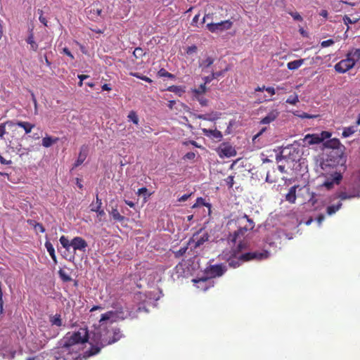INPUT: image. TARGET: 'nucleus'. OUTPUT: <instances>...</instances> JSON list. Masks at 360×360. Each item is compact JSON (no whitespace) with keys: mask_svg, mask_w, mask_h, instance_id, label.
Returning <instances> with one entry per match:
<instances>
[{"mask_svg":"<svg viewBox=\"0 0 360 360\" xmlns=\"http://www.w3.org/2000/svg\"><path fill=\"white\" fill-rule=\"evenodd\" d=\"M228 69L226 68L225 70L224 71H219V72H212L214 79L219 77H221V76H223L224 75V73L225 71H227Z\"/></svg>","mask_w":360,"mask_h":360,"instance_id":"obj_57","label":"nucleus"},{"mask_svg":"<svg viewBox=\"0 0 360 360\" xmlns=\"http://www.w3.org/2000/svg\"><path fill=\"white\" fill-rule=\"evenodd\" d=\"M167 90L171 92H174L178 94L179 96H181V94L185 91L181 86L176 85H172L168 86Z\"/></svg>","mask_w":360,"mask_h":360,"instance_id":"obj_34","label":"nucleus"},{"mask_svg":"<svg viewBox=\"0 0 360 360\" xmlns=\"http://www.w3.org/2000/svg\"><path fill=\"white\" fill-rule=\"evenodd\" d=\"M109 332H111V330H107L105 332V333H102L101 332L95 333L98 336H99V334H101L102 335H105L107 338H112V334H110Z\"/></svg>","mask_w":360,"mask_h":360,"instance_id":"obj_63","label":"nucleus"},{"mask_svg":"<svg viewBox=\"0 0 360 360\" xmlns=\"http://www.w3.org/2000/svg\"><path fill=\"white\" fill-rule=\"evenodd\" d=\"M232 22L230 20L221 21L217 23H208L207 27L212 33L229 30L232 26Z\"/></svg>","mask_w":360,"mask_h":360,"instance_id":"obj_8","label":"nucleus"},{"mask_svg":"<svg viewBox=\"0 0 360 360\" xmlns=\"http://www.w3.org/2000/svg\"><path fill=\"white\" fill-rule=\"evenodd\" d=\"M26 41L30 45V49L37 51L38 49V44L34 39V34L32 31H30L29 36L27 37Z\"/></svg>","mask_w":360,"mask_h":360,"instance_id":"obj_26","label":"nucleus"},{"mask_svg":"<svg viewBox=\"0 0 360 360\" xmlns=\"http://www.w3.org/2000/svg\"><path fill=\"white\" fill-rule=\"evenodd\" d=\"M110 214L115 221L122 222L125 220V217L120 214L117 208H113L110 212Z\"/></svg>","mask_w":360,"mask_h":360,"instance_id":"obj_32","label":"nucleus"},{"mask_svg":"<svg viewBox=\"0 0 360 360\" xmlns=\"http://www.w3.org/2000/svg\"><path fill=\"white\" fill-rule=\"evenodd\" d=\"M266 91H267L271 96H274L276 94V89L272 86L266 87Z\"/></svg>","mask_w":360,"mask_h":360,"instance_id":"obj_61","label":"nucleus"},{"mask_svg":"<svg viewBox=\"0 0 360 360\" xmlns=\"http://www.w3.org/2000/svg\"><path fill=\"white\" fill-rule=\"evenodd\" d=\"M97 202L98 206H92L91 211L98 213V215H104L105 212L101 209L102 201L101 199L99 198L98 195H97Z\"/></svg>","mask_w":360,"mask_h":360,"instance_id":"obj_31","label":"nucleus"},{"mask_svg":"<svg viewBox=\"0 0 360 360\" xmlns=\"http://www.w3.org/2000/svg\"><path fill=\"white\" fill-rule=\"evenodd\" d=\"M358 20V18L351 19L347 15H345L343 18V21L346 25L356 23Z\"/></svg>","mask_w":360,"mask_h":360,"instance_id":"obj_51","label":"nucleus"},{"mask_svg":"<svg viewBox=\"0 0 360 360\" xmlns=\"http://www.w3.org/2000/svg\"><path fill=\"white\" fill-rule=\"evenodd\" d=\"M63 53L69 56L71 59H74V56L71 53L67 47L63 49Z\"/></svg>","mask_w":360,"mask_h":360,"instance_id":"obj_58","label":"nucleus"},{"mask_svg":"<svg viewBox=\"0 0 360 360\" xmlns=\"http://www.w3.org/2000/svg\"><path fill=\"white\" fill-rule=\"evenodd\" d=\"M49 322L52 326H56L57 327H60L63 326V320L61 319V315L59 314H56L55 315L49 316Z\"/></svg>","mask_w":360,"mask_h":360,"instance_id":"obj_20","label":"nucleus"},{"mask_svg":"<svg viewBox=\"0 0 360 360\" xmlns=\"http://www.w3.org/2000/svg\"><path fill=\"white\" fill-rule=\"evenodd\" d=\"M14 127L15 126V123L11 120H8L4 123L0 124V138L3 139L6 132V127Z\"/></svg>","mask_w":360,"mask_h":360,"instance_id":"obj_25","label":"nucleus"},{"mask_svg":"<svg viewBox=\"0 0 360 360\" xmlns=\"http://www.w3.org/2000/svg\"><path fill=\"white\" fill-rule=\"evenodd\" d=\"M214 79V77L212 73L209 76L205 77L203 78L205 84H207L211 82Z\"/></svg>","mask_w":360,"mask_h":360,"instance_id":"obj_55","label":"nucleus"},{"mask_svg":"<svg viewBox=\"0 0 360 360\" xmlns=\"http://www.w3.org/2000/svg\"><path fill=\"white\" fill-rule=\"evenodd\" d=\"M331 180H327L322 184V186L326 187L328 190L331 189L335 184H340V181L342 179V175L340 173V169H339V172H335L334 174H331Z\"/></svg>","mask_w":360,"mask_h":360,"instance_id":"obj_10","label":"nucleus"},{"mask_svg":"<svg viewBox=\"0 0 360 360\" xmlns=\"http://www.w3.org/2000/svg\"><path fill=\"white\" fill-rule=\"evenodd\" d=\"M28 224L33 226L35 231H39L41 233L45 232V228L41 223L36 222L33 220H28Z\"/></svg>","mask_w":360,"mask_h":360,"instance_id":"obj_36","label":"nucleus"},{"mask_svg":"<svg viewBox=\"0 0 360 360\" xmlns=\"http://www.w3.org/2000/svg\"><path fill=\"white\" fill-rule=\"evenodd\" d=\"M238 241L239 243L238 245L231 251L232 252V256L233 257H236V255L239 254L242 250L247 248V245L245 242L240 241V240H238Z\"/></svg>","mask_w":360,"mask_h":360,"instance_id":"obj_28","label":"nucleus"},{"mask_svg":"<svg viewBox=\"0 0 360 360\" xmlns=\"http://www.w3.org/2000/svg\"><path fill=\"white\" fill-rule=\"evenodd\" d=\"M40 15H39V21L44 25V26H47V20L46 19L45 17L43 16V12L42 11H40Z\"/></svg>","mask_w":360,"mask_h":360,"instance_id":"obj_56","label":"nucleus"},{"mask_svg":"<svg viewBox=\"0 0 360 360\" xmlns=\"http://www.w3.org/2000/svg\"><path fill=\"white\" fill-rule=\"evenodd\" d=\"M219 155L221 157L224 156L226 158H231L236 155V150L232 146L227 143H223L219 148Z\"/></svg>","mask_w":360,"mask_h":360,"instance_id":"obj_12","label":"nucleus"},{"mask_svg":"<svg viewBox=\"0 0 360 360\" xmlns=\"http://www.w3.org/2000/svg\"><path fill=\"white\" fill-rule=\"evenodd\" d=\"M101 89L102 91H110L112 90V88L110 86V84H104L102 86H101Z\"/></svg>","mask_w":360,"mask_h":360,"instance_id":"obj_64","label":"nucleus"},{"mask_svg":"<svg viewBox=\"0 0 360 360\" xmlns=\"http://www.w3.org/2000/svg\"><path fill=\"white\" fill-rule=\"evenodd\" d=\"M292 18L296 20V21H302L303 18L301 16V15L297 12H289L288 13Z\"/></svg>","mask_w":360,"mask_h":360,"instance_id":"obj_50","label":"nucleus"},{"mask_svg":"<svg viewBox=\"0 0 360 360\" xmlns=\"http://www.w3.org/2000/svg\"><path fill=\"white\" fill-rule=\"evenodd\" d=\"M4 300H3V290L2 284L0 282V314H3L4 311Z\"/></svg>","mask_w":360,"mask_h":360,"instance_id":"obj_48","label":"nucleus"},{"mask_svg":"<svg viewBox=\"0 0 360 360\" xmlns=\"http://www.w3.org/2000/svg\"><path fill=\"white\" fill-rule=\"evenodd\" d=\"M188 246L181 247L178 251L175 252L176 257L183 256L187 251Z\"/></svg>","mask_w":360,"mask_h":360,"instance_id":"obj_49","label":"nucleus"},{"mask_svg":"<svg viewBox=\"0 0 360 360\" xmlns=\"http://www.w3.org/2000/svg\"><path fill=\"white\" fill-rule=\"evenodd\" d=\"M326 145L327 147L333 148V150H340L339 148L341 143L338 139H333L327 141Z\"/></svg>","mask_w":360,"mask_h":360,"instance_id":"obj_30","label":"nucleus"},{"mask_svg":"<svg viewBox=\"0 0 360 360\" xmlns=\"http://www.w3.org/2000/svg\"><path fill=\"white\" fill-rule=\"evenodd\" d=\"M199 17H200V14H197L194 16V18H193L192 20V22H191V25L193 26H198V20H199Z\"/></svg>","mask_w":360,"mask_h":360,"instance_id":"obj_59","label":"nucleus"},{"mask_svg":"<svg viewBox=\"0 0 360 360\" xmlns=\"http://www.w3.org/2000/svg\"><path fill=\"white\" fill-rule=\"evenodd\" d=\"M233 179H234L233 176H229L226 179H225V181L229 188H232L234 184Z\"/></svg>","mask_w":360,"mask_h":360,"instance_id":"obj_52","label":"nucleus"},{"mask_svg":"<svg viewBox=\"0 0 360 360\" xmlns=\"http://www.w3.org/2000/svg\"><path fill=\"white\" fill-rule=\"evenodd\" d=\"M58 274L61 280L64 282H69L72 280L70 276H69L65 271L63 269H60L58 271Z\"/></svg>","mask_w":360,"mask_h":360,"instance_id":"obj_41","label":"nucleus"},{"mask_svg":"<svg viewBox=\"0 0 360 360\" xmlns=\"http://www.w3.org/2000/svg\"><path fill=\"white\" fill-rule=\"evenodd\" d=\"M346 158L342 150H332L323 163L325 167L335 168V172L345 169Z\"/></svg>","mask_w":360,"mask_h":360,"instance_id":"obj_4","label":"nucleus"},{"mask_svg":"<svg viewBox=\"0 0 360 360\" xmlns=\"http://www.w3.org/2000/svg\"><path fill=\"white\" fill-rule=\"evenodd\" d=\"M59 240L62 246L67 250H68L70 247L72 246L71 241L70 242L68 238H66L65 236H60Z\"/></svg>","mask_w":360,"mask_h":360,"instance_id":"obj_39","label":"nucleus"},{"mask_svg":"<svg viewBox=\"0 0 360 360\" xmlns=\"http://www.w3.org/2000/svg\"><path fill=\"white\" fill-rule=\"evenodd\" d=\"M195 157V153L193 152H188L184 155V160H193Z\"/></svg>","mask_w":360,"mask_h":360,"instance_id":"obj_53","label":"nucleus"},{"mask_svg":"<svg viewBox=\"0 0 360 360\" xmlns=\"http://www.w3.org/2000/svg\"><path fill=\"white\" fill-rule=\"evenodd\" d=\"M278 114L279 112L276 110H271L267 114L266 116L262 118L261 123L263 124H269L276 119V117L278 116Z\"/></svg>","mask_w":360,"mask_h":360,"instance_id":"obj_17","label":"nucleus"},{"mask_svg":"<svg viewBox=\"0 0 360 360\" xmlns=\"http://www.w3.org/2000/svg\"><path fill=\"white\" fill-rule=\"evenodd\" d=\"M101 13H102V9L100 8H97L95 6L91 7L89 11V15H91V18H94L101 16Z\"/></svg>","mask_w":360,"mask_h":360,"instance_id":"obj_37","label":"nucleus"},{"mask_svg":"<svg viewBox=\"0 0 360 360\" xmlns=\"http://www.w3.org/2000/svg\"><path fill=\"white\" fill-rule=\"evenodd\" d=\"M214 63V59L211 57H207L205 60H204L200 64V67L202 69L207 68L211 66Z\"/></svg>","mask_w":360,"mask_h":360,"instance_id":"obj_42","label":"nucleus"},{"mask_svg":"<svg viewBox=\"0 0 360 360\" xmlns=\"http://www.w3.org/2000/svg\"><path fill=\"white\" fill-rule=\"evenodd\" d=\"M127 117L129 120L132 121L134 124H139V117L136 115V112L134 110L130 111Z\"/></svg>","mask_w":360,"mask_h":360,"instance_id":"obj_43","label":"nucleus"},{"mask_svg":"<svg viewBox=\"0 0 360 360\" xmlns=\"http://www.w3.org/2000/svg\"><path fill=\"white\" fill-rule=\"evenodd\" d=\"M269 252L267 250H263L262 252H250L242 254L240 256V259L242 262H248L250 260L261 261L266 259L269 257Z\"/></svg>","mask_w":360,"mask_h":360,"instance_id":"obj_7","label":"nucleus"},{"mask_svg":"<svg viewBox=\"0 0 360 360\" xmlns=\"http://www.w3.org/2000/svg\"><path fill=\"white\" fill-rule=\"evenodd\" d=\"M193 117L197 119L207 120V121H215L219 118L220 113L217 112H211L207 114H193Z\"/></svg>","mask_w":360,"mask_h":360,"instance_id":"obj_14","label":"nucleus"},{"mask_svg":"<svg viewBox=\"0 0 360 360\" xmlns=\"http://www.w3.org/2000/svg\"><path fill=\"white\" fill-rule=\"evenodd\" d=\"M305 59H299L290 61L287 64V67L290 70H297L302 65L304 64Z\"/></svg>","mask_w":360,"mask_h":360,"instance_id":"obj_24","label":"nucleus"},{"mask_svg":"<svg viewBox=\"0 0 360 360\" xmlns=\"http://www.w3.org/2000/svg\"><path fill=\"white\" fill-rule=\"evenodd\" d=\"M86 158V154L83 153V147L81 148L80 153H79L77 160L75 161L74 164V167H77L81 165L85 160Z\"/></svg>","mask_w":360,"mask_h":360,"instance_id":"obj_33","label":"nucleus"},{"mask_svg":"<svg viewBox=\"0 0 360 360\" xmlns=\"http://www.w3.org/2000/svg\"><path fill=\"white\" fill-rule=\"evenodd\" d=\"M360 59V49H353L347 54L345 59L335 65V70L339 73H345L352 69Z\"/></svg>","mask_w":360,"mask_h":360,"instance_id":"obj_2","label":"nucleus"},{"mask_svg":"<svg viewBox=\"0 0 360 360\" xmlns=\"http://www.w3.org/2000/svg\"><path fill=\"white\" fill-rule=\"evenodd\" d=\"M356 131L355 127H345L342 131V136L345 138L349 137Z\"/></svg>","mask_w":360,"mask_h":360,"instance_id":"obj_38","label":"nucleus"},{"mask_svg":"<svg viewBox=\"0 0 360 360\" xmlns=\"http://www.w3.org/2000/svg\"><path fill=\"white\" fill-rule=\"evenodd\" d=\"M45 248L47 250V252H49V255L51 256V259L53 260L55 263L57 262L56 255L55 253V249L51 244V243L49 240H46L45 242Z\"/></svg>","mask_w":360,"mask_h":360,"instance_id":"obj_23","label":"nucleus"},{"mask_svg":"<svg viewBox=\"0 0 360 360\" xmlns=\"http://www.w3.org/2000/svg\"><path fill=\"white\" fill-rule=\"evenodd\" d=\"M296 190L297 186H293L290 187L288 193L285 195V200L290 202L294 203L296 200Z\"/></svg>","mask_w":360,"mask_h":360,"instance_id":"obj_19","label":"nucleus"},{"mask_svg":"<svg viewBox=\"0 0 360 360\" xmlns=\"http://www.w3.org/2000/svg\"><path fill=\"white\" fill-rule=\"evenodd\" d=\"M210 236L207 232L203 231L202 229L195 233L188 241V245H193L196 249L202 245L209 240Z\"/></svg>","mask_w":360,"mask_h":360,"instance_id":"obj_5","label":"nucleus"},{"mask_svg":"<svg viewBox=\"0 0 360 360\" xmlns=\"http://www.w3.org/2000/svg\"><path fill=\"white\" fill-rule=\"evenodd\" d=\"M71 244L74 251L79 250L82 252H85L86 248L88 247L87 242L82 237L76 236L73 238L71 240Z\"/></svg>","mask_w":360,"mask_h":360,"instance_id":"obj_9","label":"nucleus"},{"mask_svg":"<svg viewBox=\"0 0 360 360\" xmlns=\"http://www.w3.org/2000/svg\"><path fill=\"white\" fill-rule=\"evenodd\" d=\"M342 202H339L336 205H329L326 208V213L328 215L331 216L336 213L342 207Z\"/></svg>","mask_w":360,"mask_h":360,"instance_id":"obj_29","label":"nucleus"},{"mask_svg":"<svg viewBox=\"0 0 360 360\" xmlns=\"http://www.w3.org/2000/svg\"><path fill=\"white\" fill-rule=\"evenodd\" d=\"M299 102V97L297 94L290 95L286 100V103L291 105H296Z\"/></svg>","mask_w":360,"mask_h":360,"instance_id":"obj_40","label":"nucleus"},{"mask_svg":"<svg viewBox=\"0 0 360 360\" xmlns=\"http://www.w3.org/2000/svg\"><path fill=\"white\" fill-rule=\"evenodd\" d=\"M191 195V193H190V194H184L181 197H180L178 200L179 202H185V201H186L189 198V197Z\"/></svg>","mask_w":360,"mask_h":360,"instance_id":"obj_62","label":"nucleus"},{"mask_svg":"<svg viewBox=\"0 0 360 360\" xmlns=\"http://www.w3.org/2000/svg\"><path fill=\"white\" fill-rule=\"evenodd\" d=\"M109 333L112 334V338H107L101 334L97 337L96 333H93L92 337H90L87 327L80 328L77 331L72 333H68L60 342L61 352L72 353L75 351V347L77 345L86 343L91 338V341L89 342L91 347L74 359V360H86L100 353L105 346L113 344L122 338V334L118 328H112Z\"/></svg>","mask_w":360,"mask_h":360,"instance_id":"obj_1","label":"nucleus"},{"mask_svg":"<svg viewBox=\"0 0 360 360\" xmlns=\"http://www.w3.org/2000/svg\"><path fill=\"white\" fill-rule=\"evenodd\" d=\"M200 205L210 207V205L209 203H206L205 200L201 197L197 198L196 202L192 205V208L198 207Z\"/></svg>","mask_w":360,"mask_h":360,"instance_id":"obj_44","label":"nucleus"},{"mask_svg":"<svg viewBox=\"0 0 360 360\" xmlns=\"http://www.w3.org/2000/svg\"><path fill=\"white\" fill-rule=\"evenodd\" d=\"M227 269L225 265L222 264L210 265L205 269L206 276L210 278H217L221 276Z\"/></svg>","mask_w":360,"mask_h":360,"instance_id":"obj_6","label":"nucleus"},{"mask_svg":"<svg viewBox=\"0 0 360 360\" xmlns=\"http://www.w3.org/2000/svg\"><path fill=\"white\" fill-rule=\"evenodd\" d=\"M323 140V138L320 137L319 135L316 134H307L303 141L305 143L304 145H314V144H318L322 142Z\"/></svg>","mask_w":360,"mask_h":360,"instance_id":"obj_15","label":"nucleus"},{"mask_svg":"<svg viewBox=\"0 0 360 360\" xmlns=\"http://www.w3.org/2000/svg\"><path fill=\"white\" fill-rule=\"evenodd\" d=\"M334 44V41L333 39H328L326 41H323L321 44L322 47H328Z\"/></svg>","mask_w":360,"mask_h":360,"instance_id":"obj_54","label":"nucleus"},{"mask_svg":"<svg viewBox=\"0 0 360 360\" xmlns=\"http://www.w3.org/2000/svg\"><path fill=\"white\" fill-rule=\"evenodd\" d=\"M133 55L136 58H141L145 55V52L141 47H136L133 52Z\"/></svg>","mask_w":360,"mask_h":360,"instance_id":"obj_45","label":"nucleus"},{"mask_svg":"<svg viewBox=\"0 0 360 360\" xmlns=\"http://www.w3.org/2000/svg\"><path fill=\"white\" fill-rule=\"evenodd\" d=\"M202 131L205 136L214 138L218 141H221L223 137L222 133L217 129H207L204 128L202 129Z\"/></svg>","mask_w":360,"mask_h":360,"instance_id":"obj_16","label":"nucleus"},{"mask_svg":"<svg viewBox=\"0 0 360 360\" xmlns=\"http://www.w3.org/2000/svg\"><path fill=\"white\" fill-rule=\"evenodd\" d=\"M207 91L206 84H202L200 85V86L198 89H194L192 90V92L193 93V96H200L201 94H205Z\"/></svg>","mask_w":360,"mask_h":360,"instance_id":"obj_35","label":"nucleus"},{"mask_svg":"<svg viewBox=\"0 0 360 360\" xmlns=\"http://www.w3.org/2000/svg\"><path fill=\"white\" fill-rule=\"evenodd\" d=\"M158 75L160 77H169V78H174V75L172 73L167 72L165 69L162 68L158 71Z\"/></svg>","mask_w":360,"mask_h":360,"instance_id":"obj_46","label":"nucleus"},{"mask_svg":"<svg viewBox=\"0 0 360 360\" xmlns=\"http://www.w3.org/2000/svg\"><path fill=\"white\" fill-rule=\"evenodd\" d=\"M184 145L185 146H188V144L190 145H193L197 148H200V146H198V143L195 141H184L183 143Z\"/></svg>","mask_w":360,"mask_h":360,"instance_id":"obj_60","label":"nucleus"},{"mask_svg":"<svg viewBox=\"0 0 360 360\" xmlns=\"http://www.w3.org/2000/svg\"><path fill=\"white\" fill-rule=\"evenodd\" d=\"M228 262L229 265L233 268H237L240 266L241 262H243L242 260L240 259V257L238 259H236V257L232 256V252H231V255L228 258Z\"/></svg>","mask_w":360,"mask_h":360,"instance_id":"obj_27","label":"nucleus"},{"mask_svg":"<svg viewBox=\"0 0 360 360\" xmlns=\"http://www.w3.org/2000/svg\"><path fill=\"white\" fill-rule=\"evenodd\" d=\"M124 316H117V313L114 311H108L105 314H103L99 321L101 326L105 321H110L111 323L116 321L117 319H124Z\"/></svg>","mask_w":360,"mask_h":360,"instance_id":"obj_11","label":"nucleus"},{"mask_svg":"<svg viewBox=\"0 0 360 360\" xmlns=\"http://www.w3.org/2000/svg\"><path fill=\"white\" fill-rule=\"evenodd\" d=\"M15 125L22 128L25 130V134H30L32 129L34 127V124H31L28 122L18 121L15 123Z\"/></svg>","mask_w":360,"mask_h":360,"instance_id":"obj_21","label":"nucleus"},{"mask_svg":"<svg viewBox=\"0 0 360 360\" xmlns=\"http://www.w3.org/2000/svg\"><path fill=\"white\" fill-rule=\"evenodd\" d=\"M195 99H196L200 104L201 106H207L208 105V100L201 96H195Z\"/></svg>","mask_w":360,"mask_h":360,"instance_id":"obj_47","label":"nucleus"},{"mask_svg":"<svg viewBox=\"0 0 360 360\" xmlns=\"http://www.w3.org/2000/svg\"><path fill=\"white\" fill-rule=\"evenodd\" d=\"M193 281L197 284L198 288L202 290H207L210 288V285H207V283L210 281L207 276L199 279H193Z\"/></svg>","mask_w":360,"mask_h":360,"instance_id":"obj_18","label":"nucleus"},{"mask_svg":"<svg viewBox=\"0 0 360 360\" xmlns=\"http://www.w3.org/2000/svg\"><path fill=\"white\" fill-rule=\"evenodd\" d=\"M336 197L340 198L341 200H345L347 199H352L354 198H360V189L354 188L352 192L347 193V192L340 191L337 193Z\"/></svg>","mask_w":360,"mask_h":360,"instance_id":"obj_13","label":"nucleus"},{"mask_svg":"<svg viewBox=\"0 0 360 360\" xmlns=\"http://www.w3.org/2000/svg\"><path fill=\"white\" fill-rule=\"evenodd\" d=\"M245 219L246 224L243 226H240L236 231H233L232 233H229L226 240L229 245H235L236 242L238 240H240L248 232L252 231L255 227L254 221L249 218L247 214H243V217H240V220Z\"/></svg>","mask_w":360,"mask_h":360,"instance_id":"obj_3","label":"nucleus"},{"mask_svg":"<svg viewBox=\"0 0 360 360\" xmlns=\"http://www.w3.org/2000/svg\"><path fill=\"white\" fill-rule=\"evenodd\" d=\"M59 139L58 137L46 136L42 139V146L45 148L51 147L53 144L57 143Z\"/></svg>","mask_w":360,"mask_h":360,"instance_id":"obj_22","label":"nucleus"}]
</instances>
